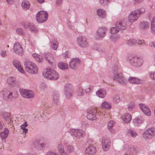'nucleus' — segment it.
<instances>
[{"instance_id": "nucleus-1", "label": "nucleus", "mask_w": 155, "mask_h": 155, "mask_svg": "<svg viewBox=\"0 0 155 155\" xmlns=\"http://www.w3.org/2000/svg\"><path fill=\"white\" fill-rule=\"evenodd\" d=\"M113 72L114 73L113 78L115 81L123 85L127 84V81L124 78L120 69L117 65L114 66Z\"/></svg>"}, {"instance_id": "nucleus-2", "label": "nucleus", "mask_w": 155, "mask_h": 155, "mask_svg": "<svg viewBox=\"0 0 155 155\" xmlns=\"http://www.w3.org/2000/svg\"><path fill=\"white\" fill-rule=\"evenodd\" d=\"M145 12V9L143 8L138 9L132 12L129 14L128 20L129 22L133 23L137 20L140 15Z\"/></svg>"}, {"instance_id": "nucleus-3", "label": "nucleus", "mask_w": 155, "mask_h": 155, "mask_svg": "<svg viewBox=\"0 0 155 155\" xmlns=\"http://www.w3.org/2000/svg\"><path fill=\"white\" fill-rule=\"evenodd\" d=\"M43 75L46 78L51 80H56L59 78L58 73L54 70L51 68H46L45 71L43 72Z\"/></svg>"}, {"instance_id": "nucleus-4", "label": "nucleus", "mask_w": 155, "mask_h": 155, "mask_svg": "<svg viewBox=\"0 0 155 155\" xmlns=\"http://www.w3.org/2000/svg\"><path fill=\"white\" fill-rule=\"evenodd\" d=\"M24 65L25 70L29 73L35 74L38 73V68L34 63L30 61H26L24 62Z\"/></svg>"}, {"instance_id": "nucleus-5", "label": "nucleus", "mask_w": 155, "mask_h": 155, "mask_svg": "<svg viewBox=\"0 0 155 155\" xmlns=\"http://www.w3.org/2000/svg\"><path fill=\"white\" fill-rule=\"evenodd\" d=\"M130 63L133 66L139 67L142 66L143 63V59L137 56H130L128 58Z\"/></svg>"}, {"instance_id": "nucleus-6", "label": "nucleus", "mask_w": 155, "mask_h": 155, "mask_svg": "<svg viewBox=\"0 0 155 155\" xmlns=\"http://www.w3.org/2000/svg\"><path fill=\"white\" fill-rule=\"evenodd\" d=\"M107 31V28L104 26L99 28L95 34V39L98 40L102 39L105 36Z\"/></svg>"}, {"instance_id": "nucleus-7", "label": "nucleus", "mask_w": 155, "mask_h": 155, "mask_svg": "<svg viewBox=\"0 0 155 155\" xmlns=\"http://www.w3.org/2000/svg\"><path fill=\"white\" fill-rule=\"evenodd\" d=\"M48 17V13L43 11L38 12L36 16V19L39 23H42L46 21Z\"/></svg>"}, {"instance_id": "nucleus-8", "label": "nucleus", "mask_w": 155, "mask_h": 155, "mask_svg": "<svg viewBox=\"0 0 155 155\" xmlns=\"http://www.w3.org/2000/svg\"><path fill=\"white\" fill-rule=\"evenodd\" d=\"M77 41L79 46L82 48H86L88 46V42L85 36H79L77 38Z\"/></svg>"}, {"instance_id": "nucleus-9", "label": "nucleus", "mask_w": 155, "mask_h": 155, "mask_svg": "<svg viewBox=\"0 0 155 155\" xmlns=\"http://www.w3.org/2000/svg\"><path fill=\"white\" fill-rule=\"evenodd\" d=\"M116 27H112L110 28V33L114 34L118 32L119 30H124L126 29V25L122 22L117 23Z\"/></svg>"}, {"instance_id": "nucleus-10", "label": "nucleus", "mask_w": 155, "mask_h": 155, "mask_svg": "<svg viewBox=\"0 0 155 155\" xmlns=\"http://www.w3.org/2000/svg\"><path fill=\"white\" fill-rule=\"evenodd\" d=\"M84 131L80 129H72L70 130V133L74 137L80 139L83 137Z\"/></svg>"}, {"instance_id": "nucleus-11", "label": "nucleus", "mask_w": 155, "mask_h": 155, "mask_svg": "<svg viewBox=\"0 0 155 155\" xmlns=\"http://www.w3.org/2000/svg\"><path fill=\"white\" fill-rule=\"evenodd\" d=\"M155 134V128L153 127L150 128L146 130L143 135L144 139H150L153 137Z\"/></svg>"}, {"instance_id": "nucleus-12", "label": "nucleus", "mask_w": 155, "mask_h": 155, "mask_svg": "<svg viewBox=\"0 0 155 155\" xmlns=\"http://www.w3.org/2000/svg\"><path fill=\"white\" fill-rule=\"evenodd\" d=\"M20 94L22 96L26 98H33L34 97L33 92L31 91L25 89L20 90Z\"/></svg>"}, {"instance_id": "nucleus-13", "label": "nucleus", "mask_w": 155, "mask_h": 155, "mask_svg": "<svg viewBox=\"0 0 155 155\" xmlns=\"http://www.w3.org/2000/svg\"><path fill=\"white\" fill-rule=\"evenodd\" d=\"M64 94L68 98H69L73 94V90L70 84H66L64 87Z\"/></svg>"}, {"instance_id": "nucleus-14", "label": "nucleus", "mask_w": 155, "mask_h": 155, "mask_svg": "<svg viewBox=\"0 0 155 155\" xmlns=\"http://www.w3.org/2000/svg\"><path fill=\"white\" fill-rule=\"evenodd\" d=\"M22 25L24 28L28 29L31 32L36 33L38 31L37 28L32 23L23 22L22 24Z\"/></svg>"}, {"instance_id": "nucleus-15", "label": "nucleus", "mask_w": 155, "mask_h": 155, "mask_svg": "<svg viewBox=\"0 0 155 155\" xmlns=\"http://www.w3.org/2000/svg\"><path fill=\"white\" fill-rule=\"evenodd\" d=\"M98 116L97 110L95 109H93L87 113V119L93 120L97 118Z\"/></svg>"}, {"instance_id": "nucleus-16", "label": "nucleus", "mask_w": 155, "mask_h": 155, "mask_svg": "<svg viewBox=\"0 0 155 155\" xmlns=\"http://www.w3.org/2000/svg\"><path fill=\"white\" fill-rule=\"evenodd\" d=\"M80 63V60L78 58L72 59L69 63L70 67L73 69H76Z\"/></svg>"}, {"instance_id": "nucleus-17", "label": "nucleus", "mask_w": 155, "mask_h": 155, "mask_svg": "<svg viewBox=\"0 0 155 155\" xmlns=\"http://www.w3.org/2000/svg\"><path fill=\"white\" fill-rule=\"evenodd\" d=\"M14 51L17 54L21 55L23 54V49L21 44L16 42L14 45Z\"/></svg>"}, {"instance_id": "nucleus-18", "label": "nucleus", "mask_w": 155, "mask_h": 155, "mask_svg": "<svg viewBox=\"0 0 155 155\" xmlns=\"http://www.w3.org/2000/svg\"><path fill=\"white\" fill-rule=\"evenodd\" d=\"M139 106L145 114L147 116L150 115V110L146 105L141 104H139Z\"/></svg>"}, {"instance_id": "nucleus-19", "label": "nucleus", "mask_w": 155, "mask_h": 155, "mask_svg": "<svg viewBox=\"0 0 155 155\" xmlns=\"http://www.w3.org/2000/svg\"><path fill=\"white\" fill-rule=\"evenodd\" d=\"M96 152V147L92 145L88 146L85 150V153L87 155H94Z\"/></svg>"}, {"instance_id": "nucleus-20", "label": "nucleus", "mask_w": 155, "mask_h": 155, "mask_svg": "<svg viewBox=\"0 0 155 155\" xmlns=\"http://www.w3.org/2000/svg\"><path fill=\"white\" fill-rule=\"evenodd\" d=\"M13 64L14 66L18 69L20 72L22 73H25V71L21 68L20 62L16 60H15L13 62Z\"/></svg>"}, {"instance_id": "nucleus-21", "label": "nucleus", "mask_w": 155, "mask_h": 155, "mask_svg": "<svg viewBox=\"0 0 155 155\" xmlns=\"http://www.w3.org/2000/svg\"><path fill=\"white\" fill-rule=\"evenodd\" d=\"M128 81L129 83L132 84H140L142 82L140 79L134 77H130L128 79Z\"/></svg>"}, {"instance_id": "nucleus-22", "label": "nucleus", "mask_w": 155, "mask_h": 155, "mask_svg": "<svg viewBox=\"0 0 155 155\" xmlns=\"http://www.w3.org/2000/svg\"><path fill=\"white\" fill-rule=\"evenodd\" d=\"M33 145L35 148L38 150H40L43 148L45 146L44 143H40L38 140H35L33 143Z\"/></svg>"}, {"instance_id": "nucleus-23", "label": "nucleus", "mask_w": 155, "mask_h": 155, "mask_svg": "<svg viewBox=\"0 0 155 155\" xmlns=\"http://www.w3.org/2000/svg\"><path fill=\"white\" fill-rule=\"evenodd\" d=\"M97 15L100 18H104L107 16L105 11L102 9H99L97 10Z\"/></svg>"}, {"instance_id": "nucleus-24", "label": "nucleus", "mask_w": 155, "mask_h": 155, "mask_svg": "<svg viewBox=\"0 0 155 155\" xmlns=\"http://www.w3.org/2000/svg\"><path fill=\"white\" fill-rule=\"evenodd\" d=\"M45 58L49 64H51L54 61V57L51 53H48L45 55Z\"/></svg>"}, {"instance_id": "nucleus-25", "label": "nucleus", "mask_w": 155, "mask_h": 155, "mask_svg": "<svg viewBox=\"0 0 155 155\" xmlns=\"http://www.w3.org/2000/svg\"><path fill=\"white\" fill-rule=\"evenodd\" d=\"M13 93L12 92L9 91H3V97L4 98L5 100H8L10 98H12L13 97L12 95Z\"/></svg>"}, {"instance_id": "nucleus-26", "label": "nucleus", "mask_w": 155, "mask_h": 155, "mask_svg": "<svg viewBox=\"0 0 155 155\" xmlns=\"http://www.w3.org/2000/svg\"><path fill=\"white\" fill-rule=\"evenodd\" d=\"M1 115L6 121L11 123V120L10 118V114L9 113L2 112L1 113Z\"/></svg>"}, {"instance_id": "nucleus-27", "label": "nucleus", "mask_w": 155, "mask_h": 155, "mask_svg": "<svg viewBox=\"0 0 155 155\" xmlns=\"http://www.w3.org/2000/svg\"><path fill=\"white\" fill-rule=\"evenodd\" d=\"M96 94L100 97L104 98L106 95V91L104 89L100 88L96 92Z\"/></svg>"}, {"instance_id": "nucleus-28", "label": "nucleus", "mask_w": 155, "mask_h": 155, "mask_svg": "<svg viewBox=\"0 0 155 155\" xmlns=\"http://www.w3.org/2000/svg\"><path fill=\"white\" fill-rule=\"evenodd\" d=\"M102 145H103V146L105 148V144L107 145L110 146V141L109 139L106 137H103L102 138L101 141Z\"/></svg>"}, {"instance_id": "nucleus-29", "label": "nucleus", "mask_w": 155, "mask_h": 155, "mask_svg": "<svg viewBox=\"0 0 155 155\" xmlns=\"http://www.w3.org/2000/svg\"><path fill=\"white\" fill-rule=\"evenodd\" d=\"M74 150V147L71 145H68L66 148V151H64V153H63L62 155H68L71 153Z\"/></svg>"}, {"instance_id": "nucleus-30", "label": "nucleus", "mask_w": 155, "mask_h": 155, "mask_svg": "<svg viewBox=\"0 0 155 155\" xmlns=\"http://www.w3.org/2000/svg\"><path fill=\"white\" fill-rule=\"evenodd\" d=\"M149 25L150 24L148 22L143 21L140 23L139 26L140 29L145 30L149 28Z\"/></svg>"}, {"instance_id": "nucleus-31", "label": "nucleus", "mask_w": 155, "mask_h": 155, "mask_svg": "<svg viewBox=\"0 0 155 155\" xmlns=\"http://www.w3.org/2000/svg\"><path fill=\"white\" fill-rule=\"evenodd\" d=\"M59 94L57 92H54L53 94V102L55 104L58 105L59 103Z\"/></svg>"}, {"instance_id": "nucleus-32", "label": "nucleus", "mask_w": 155, "mask_h": 155, "mask_svg": "<svg viewBox=\"0 0 155 155\" xmlns=\"http://www.w3.org/2000/svg\"><path fill=\"white\" fill-rule=\"evenodd\" d=\"M122 120L126 123H129L131 119V115L130 114H127L123 116H122Z\"/></svg>"}, {"instance_id": "nucleus-33", "label": "nucleus", "mask_w": 155, "mask_h": 155, "mask_svg": "<svg viewBox=\"0 0 155 155\" xmlns=\"http://www.w3.org/2000/svg\"><path fill=\"white\" fill-rule=\"evenodd\" d=\"M21 6L23 9L26 10L28 9L30 7V4L29 2L27 1H23L21 3Z\"/></svg>"}, {"instance_id": "nucleus-34", "label": "nucleus", "mask_w": 155, "mask_h": 155, "mask_svg": "<svg viewBox=\"0 0 155 155\" xmlns=\"http://www.w3.org/2000/svg\"><path fill=\"white\" fill-rule=\"evenodd\" d=\"M15 79L14 77H10L7 80V82L10 87L14 86L15 84Z\"/></svg>"}, {"instance_id": "nucleus-35", "label": "nucleus", "mask_w": 155, "mask_h": 155, "mask_svg": "<svg viewBox=\"0 0 155 155\" xmlns=\"http://www.w3.org/2000/svg\"><path fill=\"white\" fill-rule=\"evenodd\" d=\"M51 47L54 50L57 49L58 46V43L56 39L50 41Z\"/></svg>"}, {"instance_id": "nucleus-36", "label": "nucleus", "mask_w": 155, "mask_h": 155, "mask_svg": "<svg viewBox=\"0 0 155 155\" xmlns=\"http://www.w3.org/2000/svg\"><path fill=\"white\" fill-rule=\"evenodd\" d=\"M8 133V130L5 128L4 131L0 133V136L2 139H5L7 137Z\"/></svg>"}, {"instance_id": "nucleus-37", "label": "nucleus", "mask_w": 155, "mask_h": 155, "mask_svg": "<svg viewBox=\"0 0 155 155\" xmlns=\"http://www.w3.org/2000/svg\"><path fill=\"white\" fill-rule=\"evenodd\" d=\"M58 65L59 68L62 70L67 69L68 68V65L66 63L60 62Z\"/></svg>"}, {"instance_id": "nucleus-38", "label": "nucleus", "mask_w": 155, "mask_h": 155, "mask_svg": "<svg viewBox=\"0 0 155 155\" xmlns=\"http://www.w3.org/2000/svg\"><path fill=\"white\" fill-rule=\"evenodd\" d=\"M151 30L152 33L155 34V17H153L151 20Z\"/></svg>"}, {"instance_id": "nucleus-39", "label": "nucleus", "mask_w": 155, "mask_h": 155, "mask_svg": "<svg viewBox=\"0 0 155 155\" xmlns=\"http://www.w3.org/2000/svg\"><path fill=\"white\" fill-rule=\"evenodd\" d=\"M57 148L58 150L60 152V154L61 155H62L63 153H64L65 151L64 150V147L63 144L61 143L58 144V145Z\"/></svg>"}, {"instance_id": "nucleus-40", "label": "nucleus", "mask_w": 155, "mask_h": 155, "mask_svg": "<svg viewBox=\"0 0 155 155\" xmlns=\"http://www.w3.org/2000/svg\"><path fill=\"white\" fill-rule=\"evenodd\" d=\"M101 107L102 108H104L107 109H110L111 106L106 101H104L101 105Z\"/></svg>"}, {"instance_id": "nucleus-41", "label": "nucleus", "mask_w": 155, "mask_h": 155, "mask_svg": "<svg viewBox=\"0 0 155 155\" xmlns=\"http://www.w3.org/2000/svg\"><path fill=\"white\" fill-rule=\"evenodd\" d=\"M115 122L113 120H110L108 124V128L110 131L111 130V128L114 125Z\"/></svg>"}, {"instance_id": "nucleus-42", "label": "nucleus", "mask_w": 155, "mask_h": 155, "mask_svg": "<svg viewBox=\"0 0 155 155\" xmlns=\"http://www.w3.org/2000/svg\"><path fill=\"white\" fill-rule=\"evenodd\" d=\"M136 42V41L135 39H131L126 42V44L129 46H130L134 45Z\"/></svg>"}, {"instance_id": "nucleus-43", "label": "nucleus", "mask_w": 155, "mask_h": 155, "mask_svg": "<svg viewBox=\"0 0 155 155\" xmlns=\"http://www.w3.org/2000/svg\"><path fill=\"white\" fill-rule=\"evenodd\" d=\"M84 94L83 90L81 87H79L78 89L77 92V94L78 96H81Z\"/></svg>"}, {"instance_id": "nucleus-44", "label": "nucleus", "mask_w": 155, "mask_h": 155, "mask_svg": "<svg viewBox=\"0 0 155 155\" xmlns=\"http://www.w3.org/2000/svg\"><path fill=\"white\" fill-rule=\"evenodd\" d=\"M110 38L112 41L115 42L119 39V36L117 35H111Z\"/></svg>"}, {"instance_id": "nucleus-45", "label": "nucleus", "mask_w": 155, "mask_h": 155, "mask_svg": "<svg viewBox=\"0 0 155 155\" xmlns=\"http://www.w3.org/2000/svg\"><path fill=\"white\" fill-rule=\"evenodd\" d=\"M128 133L133 137H135L137 135V134L135 131L131 130H129L128 131Z\"/></svg>"}, {"instance_id": "nucleus-46", "label": "nucleus", "mask_w": 155, "mask_h": 155, "mask_svg": "<svg viewBox=\"0 0 155 155\" xmlns=\"http://www.w3.org/2000/svg\"><path fill=\"white\" fill-rule=\"evenodd\" d=\"M110 0H100L101 5L103 6L107 5L109 2Z\"/></svg>"}, {"instance_id": "nucleus-47", "label": "nucleus", "mask_w": 155, "mask_h": 155, "mask_svg": "<svg viewBox=\"0 0 155 155\" xmlns=\"http://www.w3.org/2000/svg\"><path fill=\"white\" fill-rule=\"evenodd\" d=\"M16 32L17 34L21 35H24V32L22 29L21 28H18L16 29Z\"/></svg>"}, {"instance_id": "nucleus-48", "label": "nucleus", "mask_w": 155, "mask_h": 155, "mask_svg": "<svg viewBox=\"0 0 155 155\" xmlns=\"http://www.w3.org/2000/svg\"><path fill=\"white\" fill-rule=\"evenodd\" d=\"M120 97L118 95L115 96L113 98V101L114 103H117L120 101Z\"/></svg>"}, {"instance_id": "nucleus-49", "label": "nucleus", "mask_w": 155, "mask_h": 155, "mask_svg": "<svg viewBox=\"0 0 155 155\" xmlns=\"http://www.w3.org/2000/svg\"><path fill=\"white\" fill-rule=\"evenodd\" d=\"M82 127L83 128H85L89 126L87 121L86 120H83L82 122Z\"/></svg>"}, {"instance_id": "nucleus-50", "label": "nucleus", "mask_w": 155, "mask_h": 155, "mask_svg": "<svg viewBox=\"0 0 155 155\" xmlns=\"http://www.w3.org/2000/svg\"><path fill=\"white\" fill-rule=\"evenodd\" d=\"M93 87L92 86H88L85 90V92L86 93H89L92 89H93Z\"/></svg>"}, {"instance_id": "nucleus-51", "label": "nucleus", "mask_w": 155, "mask_h": 155, "mask_svg": "<svg viewBox=\"0 0 155 155\" xmlns=\"http://www.w3.org/2000/svg\"><path fill=\"white\" fill-rule=\"evenodd\" d=\"M35 59L38 62L40 63L42 62L43 60L42 56L40 55H38Z\"/></svg>"}, {"instance_id": "nucleus-52", "label": "nucleus", "mask_w": 155, "mask_h": 155, "mask_svg": "<svg viewBox=\"0 0 155 155\" xmlns=\"http://www.w3.org/2000/svg\"><path fill=\"white\" fill-rule=\"evenodd\" d=\"M134 122L135 124H140L142 123L143 122L142 120L140 119L137 118L134 120Z\"/></svg>"}, {"instance_id": "nucleus-53", "label": "nucleus", "mask_w": 155, "mask_h": 155, "mask_svg": "<svg viewBox=\"0 0 155 155\" xmlns=\"http://www.w3.org/2000/svg\"><path fill=\"white\" fill-rule=\"evenodd\" d=\"M154 72H150L149 73V76L150 78L152 80L154 79Z\"/></svg>"}, {"instance_id": "nucleus-54", "label": "nucleus", "mask_w": 155, "mask_h": 155, "mask_svg": "<svg viewBox=\"0 0 155 155\" xmlns=\"http://www.w3.org/2000/svg\"><path fill=\"white\" fill-rule=\"evenodd\" d=\"M0 54L2 57L5 58L7 56L6 52L5 51H2Z\"/></svg>"}, {"instance_id": "nucleus-55", "label": "nucleus", "mask_w": 155, "mask_h": 155, "mask_svg": "<svg viewBox=\"0 0 155 155\" xmlns=\"http://www.w3.org/2000/svg\"><path fill=\"white\" fill-rule=\"evenodd\" d=\"M63 0H56V5L57 6H60L62 3Z\"/></svg>"}, {"instance_id": "nucleus-56", "label": "nucleus", "mask_w": 155, "mask_h": 155, "mask_svg": "<svg viewBox=\"0 0 155 155\" xmlns=\"http://www.w3.org/2000/svg\"><path fill=\"white\" fill-rule=\"evenodd\" d=\"M105 147L106 148H104V147L103 146V145H102V148L104 151H107L109 150L110 146H108H108L107 145L105 144Z\"/></svg>"}, {"instance_id": "nucleus-57", "label": "nucleus", "mask_w": 155, "mask_h": 155, "mask_svg": "<svg viewBox=\"0 0 155 155\" xmlns=\"http://www.w3.org/2000/svg\"><path fill=\"white\" fill-rule=\"evenodd\" d=\"M21 129H22L23 130V133H26L28 132V129L25 128V127H21Z\"/></svg>"}, {"instance_id": "nucleus-58", "label": "nucleus", "mask_w": 155, "mask_h": 155, "mask_svg": "<svg viewBox=\"0 0 155 155\" xmlns=\"http://www.w3.org/2000/svg\"><path fill=\"white\" fill-rule=\"evenodd\" d=\"M46 155H58V154L53 152H50L47 153Z\"/></svg>"}, {"instance_id": "nucleus-59", "label": "nucleus", "mask_w": 155, "mask_h": 155, "mask_svg": "<svg viewBox=\"0 0 155 155\" xmlns=\"http://www.w3.org/2000/svg\"><path fill=\"white\" fill-rule=\"evenodd\" d=\"M63 56L65 58H68L69 57V54H68V52L66 51L63 54Z\"/></svg>"}, {"instance_id": "nucleus-60", "label": "nucleus", "mask_w": 155, "mask_h": 155, "mask_svg": "<svg viewBox=\"0 0 155 155\" xmlns=\"http://www.w3.org/2000/svg\"><path fill=\"white\" fill-rule=\"evenodd\" d=\"M137 43L139 45H141L144 43L143 41H141L140 40H138L137 41Z\"/></svg>"}, {"instance_id": "nucleus-61", "label": "nucleus", "mask_w": 155, "mask_h": 155, "mask_svg": "<svg viewBox=\"0 0 155 155\" xmlns=\"http://www.w3.org/2000/svg\"><path fill=\"white\" fill-rule=\"evenodd\" d=\"M134 107V104H133L128 106V108L129 110H131V108Z\"/></svg>"}, {"instance_id": "nucleus-62", "label": "nucleus", "mask_w": 155, "mask_h": 155, "mask_svg": "<svg viewBox=\"0 0 155 155\" xmlns=\"http://www.w3.org/2000/svg\"><path fill=\"white\" fill-rule=\"evenodd\" d=\"M28 126L26 122H25V123L23 124L22 125L20 126V127H26Z\"/></svg>"}, {"instance_id": "nucleus-63", "label": "nucleus", "mask_w": 155, "mask_h": 155, "mask_svg": "<svg viewBox=\"0 0 155 155\" xmlns=\"http://www.w3.org/2000/svg\"><path fill=\"white\" fill-rule=\"evenodd\" d=\"M8 3L9 4H11L13 2L12 0H6Z\"/></svg>"}, {"instance_id": "nucleus-64", "label": "nucleus", "mask_w": 155, "mask_h": 155, "mask_svg": "<svg viewBox=\"0 0 155 155\" xmlns=\"http://www.w3.org/2000/svg\"><path fill=\"white\" fill-rule=\"evenodd\" d=\"M38 55L36 54H32L33 57L35 59L38 56Z\"/></svg>"}]
</instances>
